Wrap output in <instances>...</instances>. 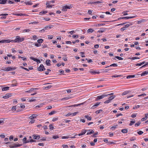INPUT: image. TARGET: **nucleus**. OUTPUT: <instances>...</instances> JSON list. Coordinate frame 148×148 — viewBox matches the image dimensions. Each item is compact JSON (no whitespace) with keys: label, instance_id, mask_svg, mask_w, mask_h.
I'll list each match as a JSON object with an SVG mask.
<instances>
[{"label":"nucleus","instance_id":"c85d7f7f","mask_svg":"<svg viewBox=\"0 0 148 148\" xmlns=\"http://www.w3.org/2000/svg\"><path fill=\"white\" fill-rule=\"evenodd\" d=\"M84 117L88 120H90L91 119V117L88 115H85Z\"/></svg>","mask_w":148,"mask_h":148},{"label":"nucleus","instance_id":"338daca9","mask_svg":"<svg viewBox=\"0 0 148 148\" xmlns=\"http://www.w3.org/2000/svg\"><path fill=\"white\" fill-rule=\"evenodd\" d=\"M0 136L2 138H4L5 137V136L4 134H1L0 135Z\"/></svg>","mask_w":148,"mask_h":148},{"label":"nucleus","instance_id":"4c0bfd02","mask_svg":"<svg viewBox=\"0 0 148 148\" xmlns=\"http://www.w3.org/2000/svg\"><path fill=\"white\" fill-rule=\"evenodd\" d=\"M128 91H125L124 92H123V93H122V95H126V94H128Z\"/></svg>","mask_w":148,"mask_h":148},{"label":"nucleus","instance_id":"8fccbe9b","mask_svg":"<svg viewBox=\"0 0 148 148\" xmlns=\"http://www.w3.org/2000/svg\"><path fill=\"white\" fill-rule=\"evenodd\" d=\"M34 45L36 47H39L41 45L40 43L38 44V43H36L34 44Z\"/></svg>","mask_w":148,"mask_h":148},{"label":"nucleus","instance_id":"5fc2aeb1","mask_svg":"<svg viewBox=\"0 0 148 148\" xmlns=\"http://www.w3.org/2000/svg\"><path fill=\"white\" fill-rule=\"evenodd\" d=\"M43 19L45 20L46 21H49L50 20V18H44Z\"/></svg>","mask_w":148,"mask_h":148},{"label":"nucleus","instance_id":"052dcab7","mask_svg":"<svg viewBox=\"0 0 148 148\" xmlns=\"http://www.w3.org/2000/svg\"><path fill=\"white\" fill-rule=\"evenodd\" d=\"M105 142H106L107 143H109V142L108 141V140L107 138H105L103 140Z\"/></svg>","mask_w":148,"mask_h":148},{"label":"nucleus","instance_id":"2eb2a0df","mask_svg":"<svg viewBox=\"0 0 148 148\" xmlns=\"http://www.w3.org/2000/svg\"><path fill=\"white\" fill-rule=\"evenodd\" d=\"M51 61L49 60H47L46 61V64L47 66H50L51 65Z\"/></svg>","mask_w":148,"mask_h":148},{"label":"nucleus","instance_id":"e433bc0d","mask_svg":"<svg viewBox=\"0 0 148 148\" xmlns=\"http://www.w3.org/2000/svg\"><path fill=\"white\" fill-rule=\"evenodd\" d=\"M146 21L145 19H142L141 20H139V23H144Z\"/></svg>","mask_w":148,"mask_h":148},{"label":"nucleus","instance_id":"79ce46f5","mask_svg":"<svg viewBox=\"0 0 148 148\" xmlns=\"http://www.w3.org/2000/svg\"><path fill=\"white\" fill-rule=\"evenodd\" d=\"M30 31V30L29 29H25L23 31L24 32H29Z\"/></svg>","mask_w":148,"mask_h":148},{"label":"nucleus","instance_id":"49530a36","mask_svg":"<svg viewBox=\"0 0 148 148\" xmlns=\"http://www.w3.org/2000/svg\"><path fill=\"white\" fill-rule=\"evenodd\" d=\"M98 133L97 132H96L95 133H94V134L92 136L93 137H96L97 136H96V135H97Z\"/></svg>","mask_w":148,"mask_h":148},{"label":"nucleus","instance_id":"6ab92c4d","mask_svg":"<svg viewBox=\"0 0 148 148\" xmlns=\"http://www.w3.org/2000/svg\"><path fill=\"white\" fill-rule=\"evenodd\" d=\"M8 1L7 0H1L0 1V4H4Z\"/></svg>","mask_w":148,"mask_h":148},{"label":"nucleus","instance_id":"3c124183","mask_svg":"<svg viewBox=\"0 0 148 148\" xmlns=\"http://www.w3.org/2000/svg\"><path fill=\"white\" fill-rule=\"evenodd\" d=\"M47 12L46 11H43V12H40V13L41 14H45L46 13H47Z\"/></svg>","mask_w":148,"mask_h":148},{"label":"nucleus","instance_id":"864d4df0","mask_svg":"<svg viewBox=\"0 0 148 148\" xmlns=\"http://www.w3.org/2000/svg\"><path fill=\"white\" fill-rule=\"evenodd\" d=\"M59 138V137L57 135L55 136H53V138L54 139H56L58 138Z\"/></svg>","mask_w":148,"mask_h":148},{"label":"nucleus","instance_id":"b1692460","mask_svg":"<svg viewBox=\"0 0 148 148\" xmlns=\"http://www.w3.org/2000/svg\"><path fill=\"white\" fill-rule=\"evenodd\" d=\"M25 3L26 5H31L32 4V3L31 1H25Z\"/></svg>","mask_w":148,"mask_h":148},{"label":"nucleus","instance_id":"37998d69","mask_svg":"<svg viewBox=\"0 0 148 148\" xmlns=\"http://www.w3.org/2000/svg\"><path fill=\"white\" fill-rule=\"evenodd\" d=\"M115 57L116 58H117L119 60H123V58L121 57L118 56H116Z\"/></svg>","mask_w":148,"mask_h":148},{"label":"nucleus","instance_id":"1a4fd4ad","mask_svg":"<svg viewBox=\"0 0 148 148\" xmlns=\"http://www.w3.org/2000/svg\"><path fill=\"white\" fill-rule=\"evenodd\" d=\"M11 95L9 93H7L5 94V95L3 97V98L4 99H7L10 97H11Z\"/></svg>","mask_w":148,"mask_h":148},{"label":"nucleus","instance_id":"f257e3e1","mask_svg":"<svg viewBox=\"0 0 148 148\" xmlns=\"http://www.w3.org/2000/svg\"><path fill=\"white\" fill-rule=\"evenodd\" d=\"M15 67H8L6 68H5L4 69H2V70H3L4 71H12L15 70L16 69Z\"/></svg>","mask_w":148,"mask_h":148},{"label":"nucleus","instance_id":"58836bf2","mask_svg":"<svg viewBox=\"0 0 148 148\" xmlns=\"http://www.w3.org/2000/svg\"><path fill=\"white\" fill-rule=\"evenodd\" d=\"M111 101V100L110 99H108V100L106 101H105L104 102V103L106 104V103H110Z\"/></svg>","mask_w":148,"mask_h":148},{"label":"nucleus","instance_id":"e2e57ef3","mask_svg":"<svg viewBox=\"0 0 148 148\" xmlns=\"http://www.w3.org/2000/svg\"><path fill=\"white\" fill-rule=\"evenodd\" d=\"M92 11L91 10H89L88 11V13L89 14H90V15H91L92 14Z\"/></svg>","mask_w":148,"mask_h":148},{"label":"nucleus","instance_id":"4be33fe9","mask_svg":"<svg viewBox=\"0 0 148 148\" xmlns=\"http://www.w3.org/2000/svg\"><path fill=\"white\" fill-rule=\"evenodd\" d=\"M117 66V64L114 63L111 65H110V66H108L106 67V68L110 66H114V67H116Z\"/></svg>","mask_w":148,"mask_h":148},{"label":"nucleus","instance_id":"a19ab883","mask_svg":"<svg viewBox=\"0 0 148 148\" xmlns=\"http://www.w3.org/2000/svg\"><path fill=\"white\" fill-rule=\"evenodd\" d=\"M69 99V98L68 97H64L61 100H62V101H63V100H67L68 99Z\"/></svg>","mask_w":148,"mask_h":148},{"label":"nucleus","instance_id":"4d7b16f0","mask_svg":"<svg viewBox=\"0 0 148 148\" xmlns=\"http://www.w3.org/2000/svg\"><path fill=\"white\" fill-rule=\"evenodd\" d=\"M78 37V36L77 35H74L73 36H72V37L74 38H77Z\"/></svg>","mask_w":148,"mask_h":148},{"label":"nucleus","instance_id":"0eeeda50","mask_svg":"<svg viewBox=\"0 0 148 148\" xmlns=\"http://www.w3.org/2000/svg\"><path fill=\"white\" fill-rule=\"evenodd\" d=\"M30 59L36 62L37 63H40V60L38 59L34 58V57H30Z\"/></svg>","mask_w":148,"mask_h":148},{"label":"nucleus","instance_id":"f03ea898","mask_svg":"<svg viewBox=\"0 0 148 148\" xmlns=\"http://www.w3.org/2000/svg\"><path fill=\"white\" fill-rule=\"evenodd\" d=\"M22 145L21 144H16L14 143L11 144L10 145H9V146L10 148H14V147H20Z\"/></svg>","mask_w":148,"mask_h":148},{"label":"nucleus","instance_id":"cd10ccee","mask_svg":"<svg viewBox=\"0 0 148 148\" xmlns=\"http://www.w3.org/2000/svg\"><path fill=\"white\" fill-rule=\"evenodd\" d=\"M121 132L123 133H127V129H123L121 130Z\"/></svg>","mask_w":148,"mask_h":148},{"label":"nucleus","instance_id":"aec40b11","mask_svg":"<svg viewBox=\"0 0 148 148\" xmlns=\"http://www.w3.org/2000/svg\"><path fill=\"white\" fill-rule=\"evenodd\" d=\"M86 130H83L82 131V133H81L79 134H78V135L79 136H81V135H83L85 134L86 132Z\"/></svg>","mask_w":148,"mask_h":148},{"label":"nucleus","instance_id":"c756f323","mask_svg":"<svg viewBox=\"0 0 148 148\" xmlns=\"http://www.w3.org/2000/svg\"><path fill=\"white\" fill-rule=\"evenodd\" d=\"M116 96L115 95H112V96H111L110 97H109L108 99H110L111 101L113 99H114L115 97Z\"/></svg>","mask_w":148,"mask_h":148},{"label":"nucleus","instance_id":"bb28decb","mask_svg":"<svg viewBox=\"0 0 148 148\" xmlns=\"http://www.w3.org/2000/svg\"><path fill=\"white\" fill-rule=\"evenodd\" d=\"M40 140H46V138L45 137L41 136L40 137V139H39Z\"/></svg>","mask_w":148,"mask_h":148},{"label":"nucleus","instance_id":"09e8293b","mask_svg":"<svg viewBox=\"0 0 148 148\" xmlns=\"http://www.w3.org/2000/svg\"><path fill=\"white\" fill-rule=\"evenodd\" d=\"M120 76H121V75H114L112 76V77H120Z\"/></svg>","mask_w":148,"mask_h":148},{"label":"nucleus","instance_id":"0e129e2a","mask_svg":"<svg viewBox=\"0 0 148 148\" xmlns=\"http://www.w3.org/2000/svg\"><path fill=\"white\" fill-rule=\"evenodd\" d=\"M46 108H47V109L49 110V109H50L52 108V107L51 106H48L47 107H46Z\"/></svg>","mask_w":148,"mask_h":148},{"label":"nucleus","instance_id":"f3484780","mask_svg":"<svg viewBox=\"0 0 148 148\" xmlns=\"http://www.w3.org/2000/svg\"><path fill=\"white\" fill-rule=\"evenodd\" d=\"M132 18V17H120L118 19V20H119L121 19H124L125 18L126 19H129L131 18Z\"/></svg>","mask_w":148,"mask_h":148},{"label":"nucleus","instance_id":"5701e85b","mask_svg":"<svg viewBox=\"0 0 148 148\" xmlns=\"http://www.w3.org/2000/svg\"><path fill=\"white\" fill-rule=\"evenodd\" d=\"M28 101L30 102H33L36 100V99H34V97L31 98H29V99H28Z\"/></svg>","mask_w":148,"mask_h":148},{"label":"nucleus","instance_id":"bf43d9fd","mask_svg":"<svg viewBox=\"0 0 148 148\" xmlns=\"http://www.w3.org/2000/svg\"><path fill=\"white\" fill-rule=\"evenodd\" d=\"M34 90V88H32L29 91H27V92H30L31 91H32Z\"/></svg>","mask_w":148,"mask_h":148},{"label":"nucleus","instance_id":"20e7f679","mask_svg":"<svg viewBox=\"0 0 148 148\" xmlns=\"http://www.w3.org/2000/svg\"><path fill=\"white\" fill-rule=\"evenodd\" d=\"M71 8V6H69L66 5L63 7L62 10L63 11H67V9H70Z\"/></svg>","mask_w":148,"mask_h":148},{"label":"nucleus","instance_id":"9b49d317","mask_svg":"<svg viewBox=\"0 0 148 148\" xmlns=\"http://www.w3.org/2000/svg\"><path fill=\"white\" fill-rule=\"evenodd\" d=\"M33 138L34 139L38 140L40 139V136L39 135H36L34 134L33 135Z\"/></svg>","mask_w":148,"mask_h":148},{"label":"nucleus","instance_id":"39448f33","mask_svg":"<svg viewBox=\"0 0 148 148\" xmlns=\"http://www.w3.org/2000/svg\"><path fill=\"white\" fill-rule=\"evenodd\" d=\"M13 41L15 42H20V37L19 36H17L14 40H12L10 41Z\"/></svg>","mask_w":148,"mask_h":148},{"label":"nucleus","instance_id":"774afa93","mask_svg":"<svg viewBox=\"0 0 148 148\" xmlns=\"http://www.w3.org/2000/svg\"><path fill=\"white\" fill-rule=\"evenodd\" d=\"M130 26V24H127L126 25H125V28H126L127 27H129V26Z\"/></svg>","mask_w":148,"mask_h":148},{"label":"nucleus","instance_id":"13d9d810","mask_svg":"<svg viewBox=\"0 0 148 148\" xmlns=\"http://www.w3.org/2000/svg\"><path fill=\"white\" fill-rule=\"evenodd\" d=\"M42 127L44 130H46L47 129V125H45Z\"/></svg>","mask_w":148,"mask_h":148},{"label":"nucleus","instance_id":"a878e982","mask_svg":"<svg viewBox=\"0 0 148 148\" xmlns=\"http://www.w3.org/2000/svg\"><path fill=\"white\" fill-rule=\"evenodd\" d=\"M117 126L118 125H115L114 126L112 127L111 128V129L112 131L114 130L117 127Z\"/></svg>","mask_w":148,"mask_h":148},{"label":"nucleus","instance_id":"ea45409f","mask_svg":"<svg viewBox=\"0 0 148 148\" xmlns=\"http://www.w3.org/2000/svg\"><path fill=\"white\" fill-rule=\"evenodd\" d=\"M49 129L50 130H52L54 128L53 126L51 124L49 125Z\"/></svg>","mask_w":148,"mask_h":148},{"label":"nucleus","instance_id":"c9c22d12","mask_svg":"<svg viewBox=\"0 0 148 148\" xmlns=\"http://www.w3.org/2000/svg\"><path fill=\"white\" fill-rule=\"evenodd\" d=\"M49 39H52L53 38V36L51 35H49L48 36Z\"/></svg>","mask_w":148,"mask_h":148},{"label":"nucleus","instance_id":"680f3d73","mask_svg":"<svg viewBox=\"0 0 148 148\" xmlns=\"http://www.w3.org/2000/svg\"><path fill=\"white\" fill-rule=\"evenodd\" d=\"M63 148H67L68 147L67 145H62Z\"/></svg>","mask_w":148,"mask_h":148},{"label":"nucleus","instance_id":"412c9836","mask_svg":"<svg viewBox=\"0 0 148 148\" xmlns=\"http://www.w3.org/2000/svg\"><path fill=\"white\" fill-rule=\"evenodd\" d=\"M9 88H10L9 87H5L2 89V90L3 91H4L8 90Z\"/></svg>","mask_w":148,"mask_h":148},{"label":"nucleus","instance_id":"de8ad7c7","mask_svg":"<svg viewBox=\"0 0 148 148\" xmlns=\"http://www.w3.org/2000/svg\"><path fill=\"white\" fill-rule=\"evenodd\" d=\"M39 23L38 22H37V21H35V22H31V23H29V24H38V23Z\"/></svg>","mask_w":148,"mask_h":148},{"label":"nucleus","instance_id":"a211bd4d","mask_svg":"<svg viewBox=\"0 0 148 148\" xmlns=\"http://www.w3.org/2000/svg\"><path fill=\"white\" fill-rule=\"evenodd\" d=\"M145 117L143 118L141 120H145L147 119V118H148V113L145 114Z\"/></svg>","mask_w":148,"mask_h":148},{"label":"nucleus","instance_id":"4468645a","mask_svg":"<svg viewBox=\"0 0 148 148\" xmlns=\"http://www.w3.org/2000/svg\"><path fill=\"white\" fill-rule=\"evenodd\" d=\"M8 15V14H0V16H2L1 17V18L5 19L6 18L5 16H6Z\"/></svg>","mask_w":148,"mask_h":148},{"label":"nucleus","instance_id":"2f4dec72","mask_svg":"<svg viewBox=\"0 0 148 148\" xmlns=\"http://www.w3.org/2000/svg\"><path fill=\"white\" fill-rule=\"evenodd\" d=\"M94 31V30H93L92 29H88L87 32L88 33H89V32H93V31Z\"/></svg>","mask_w":148,"mask_h":148},{"label":"nucleus","instance_id":"72a5a7b5","mask_svg":"<svg viewBox=\"0 0 148 148\" xmlns=\"http://www.w3.org/2000/svg\"><path fill=\"white\" fill-rule=\"evenodd\" d=\"M94 133V131L93 130H91L90 132H88L87 133V135L91 134Z\"/></svg>","mask_w":148,"mask_h":148},{"label":"nucleus","instance_id":"a18cd8bd","mask_svg":"<svg viewBox=\"0 0 148 148\" xmlns=\"http://www.w3.org/2000/svg\"><path fill=\"white\" fill-rule=\"evenodd\" d=\"M135 122V121H131V122L130 124V125H132L133 124H134Z\"/></svg>","mask_w":148,"mask_h":148},{"label":"nucleus","instance_id":"ddd939ff","mask_svg":"<svg viewBox=\"0 0 148 148\" xmlns=\"http://www.w3.org/2000/svg\"><path fill=\"white\" fill-rule=\"evenodd\" d=\"M108 96V95H101L98 96V98L99 99H101L104 98L105 97H107Z\"/></svg>","mask_w":148,"mask_h":148},{"label":"nucleus","instance_id":"dca6fc26","mask_svg":"<svg viewBox=\"0 0 148 148\" xmlns=\"http://www.w3.org/2000/svg\"><path fill=\"white\" fill-rule=\"evenodd\" d=\"M148 74V71H144L141 74V75L142 76H144L147 75Z\"/></svg>","mask_w":148,"mask_h":148},{"label":"nucleus","instance_id":"393cba45","mask_svg":"<svg viewBox=\"0 0 148 148\" xmlns=\"http://www.w3.org/2000/svg\"><path fill=\"white\" fill-rule=\"evenodd\" d=\"M44 104L43 103H41L40 105L36 106V109H38L40 107H41Z\"/></svg>","mask_w":148,"mask_h":148},{"label":"nucleus","instance_id":"9d476101","mask_svg":"<svg viewBox=\"0 0 148 148\" xmlns=\"http://www.w3.org/2000/svg\"><path fill=\"white\" fill-rule=\"evenodd\" d=\"M53 25H49V26H46V27H44L43 28L44 29V30H46L49 29L51 28H52L53 27Z\"/></svg>","mask_w":148,"mask_h":148},{"label":"nucleus","instance_id":"7c9ffc66","mask_svg":"<svg viewBox=\"0 0 148 148\" xmlns=\"http://www.w3.org/2000/svg\"><path fill=\"white\" fill-rule=\"evenodd\" d=\"M135 77L134 75H129L127 77V78L128 79H130L131 78L134 77Z\"/></svg>","mask_w":148,"mask_h":148},{"label":"nucleus","instance_id":"423d86ee","mask_svg":"<svg viewBox=\"0 0 148 148\" xmlns=\"http://www.w3.org/2000/svg\"><path fill=\"white\" fill-rule=\"evenodd\" d=\"M37 115L35 114H33L32 116L29 117V119L32 120L36 119L37 116Z\"/></svg>","mask_w":148,"mask_h":148},{"label":"nucleus","instance_id":"f8f14e48","mask_svg":"<svg viewBox=\"0 0 148 148\" xmlns=\"http://www.w3.org/2000/svg\"><path fill=\"white\" fill-rule=\"evenodd\" d=\"M100 102H98L96 104L92 106L91 107V108L92 109H94L96 108L99 105L100 103Z\"/></svg>","mask_w":148,"mask_h":148},{"label":"nucleus","instance_id":"6e6552de","mask_svg":"<svg viewBox=\"0 0 148 148\" xmlns=\"http://www.w3.org/2000/svg\"><path fill=\"white\" fill-rule=\"evenodd\" d=\"M10 40L9 39L6 40H2L0 41V43H8L10 42Z\"/></svg>","mask_w":148,"mask_h":148},{"label":"nucleus","instance_id":"473e14b6","mask_svg":"<svg viewBox=\"0 0 148 148\" xmlns=\"http://www.w3.org/2000/svg\"><path fill=\"white\" fill-rule=\"evenodd\" d=\"M43 42V40L42 39H38L37 40V42L40 43H42Z\"/></svg>","mask_w":148,"mask_h":148},{"label":"nucleus","instance_id":"c03bdc74","mask_svg":"<svg viewBox=\"0 0 148 148\" xmlns=\"http://www.w3.org/2000/svg\"><path fill=\"white\" fill-rule=\"evenodd\" d=\"M52 87L51 85H49L47 86H46L45 88L46 90H48V89Z\"/></svg>","mask_w":148,"mask_h":148},{"label":"nucleus","instance_id":"69168bd1","mask_svg":"<svg viewBox=\"0 0 148 148\" xmlns=\"http://www.w3.org/2000/svg\"><path fill=\"white\" fill-rule=\"evenodd\" d=\"M42 48L43 49L44 48L47 47V45H42Z\"/></svg>","mask_w":148,"mask_h":148},{"label":"nucleus","instance_id":"7ed1b4c3","mask_svg":"<svg viewBox=\"0 0 148 148\" xmlns=\"http://www.w3.org/2000/svg\"><path fill=\"white\" fill-rule=\"evenodd\" d=\"M38 70L39 71H42L45 70L44 66L42 64H41L38 68Z\"/></svg>","mask_w":148,"mask_h":148},{"label":"nucleus","instance_id":"f704fd0d","mask_svg":"<svg viewBox=\"0 0 148 148\" xmlns=\"http://www.w3.org/2000/svg\"><path fill=\"white\" fill-rule=\"evenodd\" d=\"M56 112V111H52L49 114V115L53 114Z\"/></svg>","mask_w":148,"mask_h":148},{"label":"nucleus","instance_id":"6e6d98bb","mask_svg":"<svg viewBox=\"0 0 148 148\" xmlns=\"http://www.w3.org/2000/svg\"><path fill=\"white\" fill-rule=\"evenodd\" d=\"M127 12V11H123L122 12V14H123L124 15H127V13H126V12Z\"/></svg>","mask_w":148,"mask_h":148},{"label":"nucleus","instance_id":"603ef678","mask_svg":"<svg viewBox=\"0 0 148 148\" xmlns=\"http://www.w3.org/2000/svg\"><path fill=\"white\" fill-rule=\"evenodd\" d=\"M69 138V136H63L62 137V139H68Z\"/></svg>","mask_w":148,"mask_h":148}]
</instances>
